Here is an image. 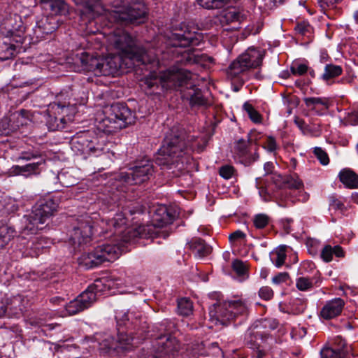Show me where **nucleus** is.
Masks as SVG:
<instances>
[{"label":"nucleus","mask_w":358,"mask_h":358,"mask_svg":"<svg viewBox=\"0 0 358 358\" xmlns=\"http://www.w3.org/2000/svg\"><path fill=\"white\" fill-rule=\"evenodd\" d=\"M110 42L118 50L106 57H94L88 53L82 52L79 59L83 68L96 76H115L127 71L135 65H159L157 53L136 44L134 39L122 30H117L110 36Z\"/></svg>","instance_id":"obj_1"},{"label":"nucleus","mask_w":358,"mask_h":358,"mask_svg":"<svg viewBox=\"0 0 358 358\" xmlns=\"http://www.w3.org/2000/svg\"><path fill=\"white\" fill-rule=\"evenodd\" d=\"M197 139L194 136H187L178 127H173L164 139L156 163L162 169L169 170L173 176H180L188 168V150L202 149L199 143H196Z\"/></svg>","instance_id":"obj_2"},{"label":"nucleus","mask_w":358,"mask_h":358,"mask_svg":"<svg viewBox=\"0 0 358 358\" xmlns=\"http://www.w3.org/2000/svg\"><path fill=\"white\" fill-rule=\"evenodd\" d=\"M145 208L138 203H132L122 207V211L108 222V226L114 228L113 234L117 236L116 241L122 243L131 242L136 237L143 238H152V229L150 226L141 225L136 228L128 227V215L142 214Z\"/></svg>","instance_id":"obj_3"},{"label":"nucleus","mask_w":358,"mask_h":358,"mask_svg":"<svg viewBox=\"0 0 358 358\" xmlns=\"http://www.w3.org/2000/svg\"><path fill=\"white\" fill-rule=\"evenodd\" d=\"M113 9L106 13L109 21L121 25L144 22L147 10L141 0H113Z\"/></svg>","instance_id":"obj_4"},{"label":"nucleus","mask_w":358,"mask_h":358,"mask_svg":"<svg viewBox=\"0 0 358 358\" xmlns=\"http://www.w3.org/2000/svg\"><path fill=\"white\" fill-rule=\"evenodd\" d=\"M264 56V51L262 50L249 48L230 64L227 69V75L231 79L237 78L240 85L234 87L236 92L248 80V71L262 65Z\"/></svg>","instance_id":"obj_5"},{"label":"nucleus","mask_w":358,"mask_h":358,"mask_svg":"<svg viewBox=\"0 0 358 358\" xmlns=\"http://www.w3.org/2000/svg\"><path fill=\"white\" fill-rule=\"evenodd\" d=\"M164 79L169 87L174 89L185 87L189 90L187 95L189 96L191 106H206L209 104L201 90L192 83L191 71L183 69L170 70L164 75Z\"/></svg>","instance_id":"obj_6"},{"label":"nucleus","mask_w":358,"mask_h":358,"mask_svg":"<svg viewBox=\"0 0 358 358\" xmlns=\"http://www.w3.org/2000/svg\"><path fill=\"white\" fill-rule=\"evenodd\" d=\"M106 116L99 129L106 134L115 133L134 122V113L124 103H115L106 110Z\"/></svg>","instance_id":"obj_7"},{"label":"nucleus","mask_w":358,"mask_h":358,"mask_svg":"<svg viewBox=\"0 0 358 358\" xmlns=\"http://www.w3.org/2000/svg\"><path fill=\"white\" fill-rule=\"evenodd\" d=\"M58 203L51 196L41 199L34 206L31 213L24 216V231L36 234L44 228L43 224L57 210Z\"/></svg>","instance_id":"obj_8"},{"label":"nucleus","mask_w":358,"mask_h":358,"mask_svg":"<svg viewBox=\"0 0 358 358\" xmlns=\"http://www.w3.org/2000/svg\"><path fill=\"white\" fill-rule=\"evenodd\" d=\"M248 314V304L243 299L216 303L209 310V315L212 321L222 325H227L236 317L246 316Z\"/></svg>","instance_id":"obj_9"},{"label":"nucleus","mask_w":358,"mask_h":358,"mask_svg":"<svg viewBox=\"0 0 358 358\" xmlns=\"http://www.w3.org/2000/svg\"><path fill=\"white\" fill-rule=\"evenodd\" d=\"M154 173L153 164L150 160H143L138 165L130 169V172H120L114 176L115 180L111 183V189L117 192H125L123 185H140L152 176Z\"/></svg>","instance_id":"obj_10"},{"label":"nucleus","mask_w":358,"mask_h":358,"mask_svg":"<svg viewBox=\"0 0 358 358\" xmlns=\"http://www.w3.org/2000/svg\"><path fill=\"white\" fill-rule=\"evenodd\" d=\"M121 243H103L92 250L85 252L78 258L79 264L86 268H92L105 262H113L119 257L123 251Z\"/></svg>","instance_id":"obj_11"},{"label":"nucleus","mask_w":358,"mask_h":358,"mask_svg":"<svg viewBox=\"0 0 358 358\" xmlns=\"http://www.w3.org/2000/svg\"><path fill=\"white\" fill-rule=\"evenodd\" d=\"M105 290L106 285H104L103 280H96L93 284L89 285L76 299L71 301L66 306V310L69 315H73L88 308Z\"/></svg>","instance_id":"obj_12"},{"label":"nucleus","mask_w":358,"mask_h":358,"mask_svg":"<svg viewBox=\"0 0 358 358\" xmlns=\"http://www.w3.org/2000/svg\"><path fill=\"white\" fill-rule=\"evenodd\" d=\"M173 327V324L168 320L161 322L157 327L159 334L155 335V338L158 340L157 348L156 350V358H163L167 357L171 358L176 352L180 349L178 341L171 336L170 329Z\"/></svg>","instance_id":"obj_13"},{"label":"nucleus","mask_w":358,"mask_h":358,"mask_svg":"<svg viewBox=\"0 0 358 358\" xmlns=\"http://www.w3.org/2000/svg\"><path fill=\"white\" fill-rule=\"evenodd\" d=\"M201 36L197 29L189 24L182 22L176 27L169 36V45L173 47L186 48L198 45Z\"/></svg>","instance_id":"obj_14"},{"label":"nucleus","mask_w":358,"mask_h":358,"mask_svg":"<svg viewBox=\"0 0 358 358\" xmlns=\"http://www.w3.org/2000/svg\"><path fill=\"white\" fill-rule=\"evenodd\" d=\"M88 133L73 139L72 148L77 154L83 155L84 157L90 155H99L103 150L102 144L99 143L96 137L90 138Z\"/></svg>","instance_id":"obj_15"},{"label":"nucleus","mask_w":358,"mask_h":358,"mask_svg":"<svg viewBox=\"0 0 358 358\" xmlns=\"http://www.w3.org/2000/svg\"><path fill=\"white\" fill-rule=\"evenodd\" d=\"M259 133L251 131L248 135V139L241 138L236 143L235 151L238 156L239 162L245 166H250L259 159V154L255 152L252 154L249 150V145L259 139Z\"/></svg>","instance_id":"obj_16"},{"label":"nucleus","mask_w":358,"mask_h":358,"mask_svg":"<svg viewBox=\"0 0 358 358\" xmlns=\"http://www.w3.org/2000/svg\"><path fill=\"white\" fill-rule=\"evenodd\" d=\"M92 227L89 219L78 220L76 226L70 232L69 241L74 248H80L91 241Z\"/></svg>","instance_id":"obj_17"},{"label":"nucleus","mask_w":358,"mask_h":358,"mask_svg":"<svg viewBox=\"0 0 358 358\" xmlns=\"http://www.w3.org/2000/svg\"><path fill=\"white\" fill-rule=\"evenodd\" d=\"M144 323L145 326H143L142 328L134 329L135 331H131L130 335L123 331H120V328H118L117 339L115 341L119 345V351L126 350L129 348L128 345L138 344L150 336L149 331H147L148 326L146 322Z\"/></svg>","instance_id":"obj_18"},{"label":"nucleus","mask_w":358,"mask_h":358,"mask_svg":"<svg viewBox=\"0 0 358 358\" xmlns=\"http://www.w3.org/2000/svg\"><path fill=\"white\" fill-rule=\"evenodd\" d=\"M178 216L177 210L171 206L158 205L153 209L152 225L155 227H164L171 224Z\"/></svg>","instance_id":"obj_19"},{"label":"nucleus","mask_w":358,"mask_h":358,"mask_svg":"<svg viewBox=\"0 0 358 358\" xmlns=\"http://www.w3.org/2000/svg\"><path fill=\"white\" fill-rule=\"evenodd\" d=\"M115 317L119 328L125 326L127 329H130L131 330H132V326H134V329L142 328L143 326H145L144 322H146L145 321H142L141 315L140 313L131 311V310L127 311L117 310L115 311Z\"/></svg>","instance_id":"obj_20"},{"label":"nucleus","mask_w":358,"mask_h":358,"mask_svg":"<svg viewBox=\"0 0 358 358\" xmlns=\"http://www.w3.org/2000/svg\"><path fill=\"white\" fill-rule=\"evenodd\" d=\"M76 3L81 6L79 9L81 17L89 21L101 15L103 10L96 0H76Z\"/></svg>","instance_id":"obj_21"},{"label":"nucleus","mask_w":358,"mask_h":358,"mask_svg":"<svg viewBox=\"0 0 358 358\" xmlns=\"http://www.w3.org/2000/svg\"><path fill=\"white\" fill-rule=\"evenodd\" d=\"M345 301L341 298H335L327 301L320 310V315L324 320H331L341 315Z\"/></svg>","instance_id":"obj_22"},{"label":"nucleus","mask_w":358,"mask_h":358,"mask_svg":"<svg viewBox=\"0 0 358 358\" xmlns=\"http://www.w3.org/2000/svg\"><path fill=\"white\" fill-rule=\"evenodd\" d=\"M337 346L334 348H327L321 350V358H349L348 349L345 341L341 337L336 339Z\"/></svg>","instance_id":"obj_23"},{"label":"nucleus","mask_w":358,"mask_h":358,"mask_svg":"<svg viewBox=\"0 0 358 358\" xmlns=\"http://www.w3.org/2000/svg\"><path fill=\"white\" fill-rule=\"evenodd\" d=\"M269 338V334L258 326L250 329L246 335L247 344L251 348H259Z\"/></svg>","instance_id":"obj_24"},{"label":"nucleus","mask_w":358,"mask_h":358,"mask_svg":"<svg viewBox=\"0 0 358 358\" xmlns=\"http://www.w3.org/2000/svg\"><path fill=\"white\" fill-rule=\"evenodd\" d=\"M57 27L58 20L55 16H45L37 22L35 32L38 36L43 37L44 35L52 34Z\"/></svg>","instance_id":"obj_25"},{"label":"nucleus","mask_w":358,"mask_h":358,"mask_svg":"<svg viewBox=\"0 0 358 358\" xmlns=\"http://www.w3.org/2000/svg\"><path fill=\"white\" fill-rule=\"evenodd\" d=\"M213 58L207 56L204 54H195L194 51L189 50L183 52L180 57L177 60L178 63L181 64L187 65L192 64H200L203 62H213Z\"/></svg>","instance_id":"obj_26"},{"label":"nucleus","mask_w":358,"mask_h":358,"mask_svg":"<svg viewBox=\"0 0 358 358\" xmlns=\"http://www.w3.org/2000/svg\"><path fill=\"white\" fill-rule=\"evenodd\" d=\"M51 110L54 114L60 116H64L66 123L73 121V115L76 113V108L74 105H66L65 103L54 102L50 104Z\"/></svg>","instance_id":"obj_27"},{"label":"nucleus","mask_w":358,"mask_h":358,"mask_svg":"<svg viewBox=\"0 0 358 358\" xmlns=\"http://www.w3.org/2000/svg\"><path fill=\"white\" fill-rule=\"evenodd\" d=\"M321 281L320 273L319 271H316L312 277H300L297 278L296 286L300 291L306 292L315 286H319Z\"/></svg>","instance_id":"obj_28"},{"label":"nucleus","mask_w":358,"mask_h":358,"mask_svg":"<svg viewBox=\"0 0 358 358\" xmlns=\"http://www.w3.org/2000/svg\"><path fill=\"white\" fill-rule=\"evenodd\" d=\"M48 115L46 120L47 126L50 131L61 130L66 127V120L65 117L54 114L50 106L48 110Z\"/></svg>","instance_id":"obj_29"},{"label":"nucleus","mask_w":358,"mask_h":358,"mask_svg":"<svg viewBox=\"0 0 358 358\" xmlns=\"http://www.w3.org/2000/svg\"><path fill=\"white\" fill-rule=\"evenodd\" d=\"M243 15L235 8L223 10L220 15V22L222 25H227L234 22H241Z\"/></svg>","instance_id":"obj_30"},{"label":"nucleus","mask_w":358,"mask_h":358,"mask_svg":"<svg viewBox=\"0 0 358 358\" xmlns=\"http://www.w3.org/2000/svg\"><path fill=\"white\" fill-rule=\"evenodd\" d=\"M189 248L199 257H203L211 252L212 248L201 238H194L189 243Z\"/></svg>","instance_id":"obj_31"},{"label":"nucleus","mask_w":358,"mask_h":358,"mask_svg":"<svg viewBox=\"0 0 358 358\" xmlns=\"http://www.w3.org/2000/svg\"><path fill=\"white\" fill-rule=\"evenodd\" d=\"M340 180L348 188L358 187V175L350 169H344L339 173Z\"/></svg>","instance_id":"obj_32"},{"label":"nucleus","mask_w":358,"mask_h":358,"mask_svg":"<svg viewBox=\"0 0 358 358\" xmlns=\"http://www.w3.org/2000/svg\"><path fill=\"white\" fill-rule=\"evenodd\" d=\"M15 234L14 228L7 223L0 222V248H4Z\"/></svg>","instance_id":"obj_33"},{"label":"nucleus","mask_w":358,"mask_h":358,"mask_svg":"<svg viewBox=\"0 0 358 358\" xmlns=\"http://www.w3.org/2000/svg\"><path fill=\"white\" fill-rule=\"evenodd\" d=\"M17 48H19V45L10 42L3 41L0 43V60L4 61L13 58L18 52Z\"/></svg>","instance_id":"obj_34"},{"label":"nucleus","mask_w":358,"mask_h":358,"mask_svg":"<svg viewBox=\"0 0 358 358\" xmlns=\"http://www.w3.org/2000/svg\"><path fill=\"white\" fill-rule=\"evenodd\" d=\"M99 349L103 353H110L112 351L119 352V345L112 336L105 335L99 342Z\"/></svg>","instance_id":"obj_35"},{"label":"nucleus","mask_w":358,"mask_h":358,"mask_svg":"<svg viewBox=\"0 0 358 358\" xmlns=\"http://www.w3.org/2000/svg\"><path fill=\"white\" fill-rule=\"evenodd\" d=\"M50 10L55 15H66L68 5L63 0H49L48 1Z\"/></svg>","instance_id":"obj_36"},{"label":"nucleus","mask_w":358,"mask_h":358,"mask_svg":"<svg viewBox=\"0 0 358 358\" xmlns=\"http://www.w3.org/2000/svg\"><path fill=\"white\" fill-rule=\"evenodd\" d=\"M178 312L180 315L189 316L193 312V303L187 298H182L178 301Z\"/></svg>","instance_id":"obj_37"},{"label":"nucleus","mask_w":358,"mask_h":358,"mask_svg":"<svg viewBox=\"0 0 358 358\" xmlns=\"http://www.w3.org/2000/svg\"><path fill=\"white\" fill-rule=\"evenodd\" d=\"M343 72L342 68L338 65L327 64L324 68V72L322 76V78L328 81L331 78L340 76Z\"/></svg>","instance_id":"obj_38"},{"label":"nucleus","mask_w":358,"mask_h":358,"mask_svg":"<svg viewBox=\"0 0 358 358\" xmlns=\"http://www.w3.org/2000/svg\"><path fill=\"white\" fill-rule=\"evenodd\" d=\"M229 0H197L198 3L206 9H217L225 6Z\"/></svg>","instance_id":"obj_39"},{"label":"nucleus","mask_w":358,"mask_h":358,"mask_svg":"<svg viewBox=\"0 0 358 358\" xmlns=\"http://www.w3.org/2000/svg\"><path fill=\"white\" fill-rule=\"evenodd\" d=\"M303 101L306 106L310 108L312 110L315 109L316 105H322L326 108H328V100L326 98L306 97L304 98Z\"/></svg>","instance_id":"obj_40"},{"label":"nucleus","mask_w":358,"mask_h":358,"mask_svg":"<svg viewBox=\"0 0 358 358\" xmlns=\"http://www.w3.org/2000/svg\"><path fill=\"white\" fill-rule=\"evenodd\" d=\"M243 108L248 113L249 117L252 122L255 123L261 122L262 117L260 114L254 108L251 104L245 103L243 105Z\"/></svg>","instance_id":"obj_41"},{"label":"nucleus","mask_w":358,"mask_h":358,"mask_svg":"<svg viewBox=\"0 0 358 358\" xmlns=\"http://www.w3.org/2000/svg\"><path fill=\"white\" fill-rule=\"evenodd\" d=\"M294 29L297 34L304 36H308L312 31V27L305 21L297 23Z\"/></svg>","instance_id":"obj_42"},{"label":"nucleus","mask_w":358,"mask_h":358,"mask_svg":"<svg viewBox=\"0 0 358 358\" xmlns=\"http://www.w3.org/2000/svg\"><path fill=\"white\" fill-rule=\"evenodd\" d=\"M286 245H280L277 251L275 252L276 254V259L275 260V265L277 267H280L282 266L285 263V259H286Z\"/></svg>","instance_id":"obj_43"},{"label":"nucleus","mask_w":358,"mask_h":358,"mask_svg":"<svg viewBox=\"0 0 358 358\" xmlns=\"http://www.w3.org/2000/svg\"><path fill=\"white\" fill-rule=\"evenodd\" d=\"M41 164V163L39 162L36 163H30L24 166H21V168L17 169L22 171V176L28 177L33 173H36V171Z\"/></svg>","instance_id":"obj_44"},{"label":"nucleus","mask_w":358,"mask_h":358,"mask_svg":"<svg viewBox=\"0 0 358 358\" xmlns=\"http://www.w3.org/2000/svg\"><path fill=\"white\" fill-rule=\"evenodd\" d=\"M253 222L257 229H263L268 224L269 217L264 214H258L254 217Z\"/></svg>","instance_id":"obj_45"},{"label":"nucleus","mask_w":358,"mask_h":358,"mask_svg":"<svg viewBox=\"0 0 358 358\" xmlns=\"http://www.w3.org/2000/svg\"><path fill=\"white\" fill-rule=\"evenodd\" d=\"M219 173L223 178L229 180L236 174V169L231 165H224L220 168Z\"/></svg>","instance_id":"obj_46"},{"label":"nucleus","mask_w":358,"mask_h":358,"mask_svg":"<svg viewBox=\"0 0 358 358\" xmlns=\"http://www.w3.org/2000/svg\"><path fill=\"white\" fill-rule=\"evenodd\" d=\"M232 268L238 275H244L248 271L247 265L239 259H235L232 262Z\"/></svg>","instance_id":"obj_47"},{"label":"nucleus","mask_w":358,"mask_h":358,"mask_svg":"<svg viewBox=\"0 0 358 358\" xmlns=\"http://www.w3.org/2000/svg\"><path fill=\"white\" fill-rule=\"evenodd\" d=\"M313 152L322 165H327L329 163V158L327 153L321 148H315Z\"/></svg>","instance_id":"obj_48"},{"label":"nucleus","mask_w":358,"mask_h":358,"mask_svg":"<svg viewBox=\"0 0 358 358\" xmlns=\"http://www.w3.org/2000/svg\"><path fill=\"white\" fill-rule=\"evenodd\" d=\"M284 182L289 188L300 189L303 187V182L298 177L288 176L284 180Z\"/></svg>","instance_id":"obj_49"},{"label":"nucleus","mask_w":358,"mask_h":358,"mask_svg":"<svg viewBox=\"0 0 358 358\" xmlns=\"http://www.w3.org/2000/svg\"><path fill=\"white\" fill-rule=\"evenodd\" d=\"M308 66L304 64H294L290 70L293 75L302 76L308 71Z\"/></svg>","instance_id":"obj_50"},{"label":"nucleus","mask_w":358,"mask_h":358,"mask_svg":"<svg viewBox=\"0 0 358 358\" xmlns=\"http://www.w3.org/2000/svg\"><path fill=\"white\" fill-rule=\"evenodd\" d=\"M333 255L332 246L328 245L323 248L321 252V257L324 262H329L331 261Z\"/></svg>","instance_id":"obj_51"},{"label":"nucleus","mask_w":358,"mask_h":358,"mask_svg":"<svg viewBox=\"0 0 358 358\" xmlns=\"http://www.w3.org/2000/svg\"><path fill=\"white\" fill-rule=\"evenodd\" d=\"M259 296L264 300H270L273 296V291L268 286L262 287L259 291Z\"/></svg>","instance_id":"obj_52"},{"label":"nucleus","mask_w":358,"mask_h":358,"mask_svg":"<svg viewBox=\"0 0 358 358\" xmlns=\"http://www.w3.org/2000/svg\"><path fill=\"white\" fill-rule=\"evenodd\" d=\"M263 148L270 152H274L277 148L275 139L272 136H267Z\"/></svg>","instance_id":"obj_53"},{"label":"nucleus","mask_w":358,"mask_h":358,"mask_svg":"<svg viewBox=\"0 0 358 358\" xmlns=\"http://www.w3.org/2000/svg\"><path fill=\"white\" fill-rule=\"evenodd\" d=\"M329 206L331 208L334 210H343L344 208V204L341 201L336 198L334 196L329 197Z\"/></svg>","instance_id":"obj_54"},{"label":"nucleus","mask_w":358,"mask_h":358,"mask_svg":"<svg viewBox=\"0 0 358 358\" xmlns=\"http://www.w3.org/2000/svg\"><path fill=\"white\" fill-rule=\"evenodd\" d=\"M246 237V235L244 232L241 230H236L234 232L231 233L229 236V240L231 243H234L240 240L244 239Z\"/></svg>","instance_id":"obj_55"},{"label":"nucleus","mask_w":358,"mask_h":358,"mask_svg":"<svg viewBox=\"0 0 358 358\" xmlns=\"http://www.w3.org/2000/svg\"><path fill=\"white\" fill-rule=\"evenodd\" d=\"M338 0H317V3L322 10H326L329 8H334Z\"/></svg>","instance_id":"obj_56"},{"label":"nucleus","mask_w":358,"mask_h":358,"mask_svg":"<svg viewBox=\"0 0 358 358\" xmlns=\"http://www.w3.org/2000/svg\"><path fill=\"white\" fill-rule=\"evenodd\" d=\"M30 249H34L33 252H28V255H29L31 257H37L39 255L41 250L43 249V245L41 243L34 241H32L31 245H29Z\"/></svg>","instance_id":"obj_57"},{"label":"nucleus","mask_w":358,"mask_h":358,"mask_svg":"<svg viewBox=\"0 0 358 358\" xmlns=\"http://www.w3.org/2000/svg\"><path fill=\"white\" fill-rule=\"evenodd\" d=\"M347 123L351 125L358 124V110H354L349 113L345 117Z\"/></svg>","instance_id":"obj_58"},{"label":"nucleus","mask_w":358,"mask_h":358,"mask_svg":"<svg viewBox=\"0 0 358 358\" xmlns=\"http://www.w3.org/2000/svg\"><path fill=\"white\" fill-rule=\"evenodd\" d=\"M289 278L287 273H280L272 279L273 283L280 284L281 282H286Z\"/></svg>","instance_id":"obj_59"},{"label":"nucleus","mask_w":358,"mask_h":358,"mask_svg":"<svg viewBox=\"0 0 358 358\" xmlns=\"http://www.w3.org/2000/svg\"><path fill=\"white\" fill-rule=\"evenodd\" d=\"M38 157V155L34 154L31 152H23L20 154V155L18 157V159H24V160H31V159L36 158Z\"/></svg>","instance_id":"obj_60"},{"label":"nucleus","mask_w":358,"mask_h":358,"mask_svg":"<svg viewBox=\"0 0 358 358\" xmlns=\"http://www.w3.org/2000/svg\"><path fill=\"white\" fill-rule=\"evenodd\" d=\"M20 24L18 25L17 28L13 27L9 31L12 35H17L18 36H20L22 34L24 33V28L23 26L21 25V22H20Z\"/></svg>","instance_id":"obj_61"},{"label":"nucleus","mask_w":358,"mask_h":358,"mask_svg":"<svg viewBox=\"0 0 358 358\" xmlns=\"http://www.w3.org/2000/svg\"><path fill=\"white\" fill-rule=\"evenodd\" d=\"M334 255L337 257H343L345 256V252L340 245H336L332 247Z\"/></svg>","instance_id":"obj_62"},{"label":"nucleus","mask_w":358,"mask_h":358,"mask_svg":"<svg viewBox=\"0 0 358 358\" xmlns=\"http://www.w3.org/2000/svg\"><path fill=\"white\" fill-rule=\"evenodd\" d=\"M274 169L273 164L271 162H266L264 164V169L265 171V174H269L273 172V170Z\"/></svg>","instance_id":"obj_63"},{"label":"nucleus","mask_w":358,"mask_h":358,"mask_svg":"<svg viewBox=\"0 0 358 358\" xmlns=\"http://www.w3.org/2000/svg\"><path fill=\"white\" fill-rule=\"evenodd\" d=\"M17 168H21V166L19 165H15L13 166L10 169L11 173L13 175L17 176V175H22V171L17 169Z\"/></svg>","instance_id":"obj_64"}]
</instances>
